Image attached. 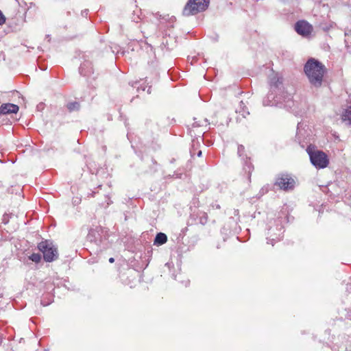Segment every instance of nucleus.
Segmentation results:
<instances>
[{
    "instance_id": "obj_3",
    "label": "nucleus",
    "mask_w": 351,
    "mask_h": 351,
    "mask_svg": "<svg viewBox=\"0 0 351 351\" xmlns=\"http://www.w3.org/2000/svg\"><path fill=\"white\" fill-rule=\"evenodd\" d=\"M309 156L311 163L318 169H324L329 164L327 154L322 150H319L314 145L310 144L306 149Z\"/></svg>"
},
{
    "instance_id": "obj_20",
    "label": "nucleus",
    "mask_w": 351,
    "mask_h": 351,
    "mask_svg": "<svg viewBox=\"0 0 351 351\" xmlns=\"http://www.w3.org/2000/svg\"><path fill=\"white\" fill-rule=\"evenodd\" d=\"M5 22V18L3 16V13L0 10V25L3 24Z\"/></svg>"
},
{
    "instance_id": "obj_8",
    "label": "nucleus",
    "mask_w": 351,
    "mask_h": 351,
    "mask_svg": "<svg viewBox=\"0 0 351 351\" xmlns=\"http://www.w3.org/2000/svg\"><path fill=\"white\" fill-rule=\"evenodd\" d=\"M295 184V182L292 177H279L275 182L276 186L284 191L293 189Z\"/></svg>"
},
{
    "instance_id": "obj_21",
    "label": "nucleus",
    "mask_w": 351,
    "mask_h": 351,
    "mask_svg": "<svg viewBox=\"0 0 351 351\" xmlns=\"http://www.w3.org/2000/svg\"><path fill=\"white\" fill-rule=\"evenodd\" d=\"M176 21V17H175V16H171V17L169 18V23H170V24H171V25H170L171 27H173V24L175 23V21Z\"/></svg>"
},
{
    "instance_id": "obj_10",
    "label": "nucleus",
    "mask_w": 351,
    "mask_h": 351,
    "mask_svg": "<svg viewBox=\"0 0 351 351\" xmlns=\"http://www.w3.org/2000/svg\"><path fill=\"white\" fill-rule=\"evenodd\" d=\"M278 96L282 97V101L279 102L278 105H283L287 108H291L293 104V96L289 93L287 90H284V93H279Z\"/></svg>"
},
{
    "instance_id": "obj_11",
    "label": "nucleus",
    "mask_w": 351,
    "mask_h": 351,
    "mask_svg": "<svg viewBox=\"0 0 351 351\" xmlns=\"http://www.w3.org/2000/svg\"><path fill=\"white\" fill-rule=\"evenodd\" d=\"M79 70L82 75H90L93 73V67L92 65V62L88 60H85L83 63L81 64Z\"/></svg>"
},
{
    "instance_id": "obj_13",
    "label": "nucleus",
    "mask_w": 351,
    "mask_h": 351,
    "mask_svg": "<svg viewBox=\"0 0 351 351\" xmlns=\"http://www.w3.org/2000/svg\"><path fill=\"white\" fill-rule=\"evenodd\" d=\"M167 241V237L165 233L159 232L156 234L154 244L156 245H161L165 244Z\"/></svg>"
},
{
    "instance_id": "obj_26",
    "label": "nucleus",
    "mask_w": 351,
    "mask_h": 351,
    "mask_svg": "<svg viewBox=\"0 0 351 351\" xmlns=\"http://www.w3.org/2000/svg\"><path fill=\"white\" fill-rule=\"evenodd\" d=\"M109 262H110V263H113L114 262V258H112V257L110 258H109Z\"/></svg>"
},
{
    "instance_id": "obj_25",
    "label": "nucleus",
    "mask_w": 351,
    "mask_h": 351,
    "mask_svg": "<svg viewBox=\"0 0 351 351\" xmlns=\"http://www.w3.org/2000/svg\"><path fill=\"white\" fill-rule=\"evenodd\" d=\"M202 151L201 150H198L197 152V156L198 157H200L202 156Z\"/></svg>"
},
{
    "instance_id": "obj_16",
    "label": "nucleus",
    "mask_w": 351,
    "mask_h": 351,
    "mask_svg": "<svg viewBox=\"0 0 351 351\" xmlns=\"http://www.w3.org/2000/svg\"><path fill=\"white\" fill-rule=\"evenodd\" d=\"M336 26V24L334 22L330 21L328 23H321L319 24V27L325 32H328L330 29H333Z\"/></svg>"
},
{
    "instance_id": "obj_18",
    "label": "nucleus",
    "mask_w": 351,
    "mask_h": 351,
    "mask_svg": "<svg viewBox=\"0 0 351 351\" xmlns=\"http://www.w3.org/2000/svg\"><path fill=\"white\" fill-rule=\"evenodd\" d=\"M208 221V216L206 213H204L202 217H199V223L202 225H204Z\"/></svg>"
},
{
    "instance_id": "obj_5",
    "label": "nucleus",
    "mask_w": 351,
    "mask_h": 351,
    "mask_svg": "<svg viewBox=\"0 0 351 351\" xmlns=\"http://www.w3.org/2000/svg\"><path fill=\"white\" fill-rule=\"evenodd\" d=\"M38 248L43 253L46 262H52L58 258V249L51 241L48 240L41 241L38 243Z\"/></svg>"
},
{
    "instance_id": "obj_15",
    "label": "nucleus",
    "mask_w": 351,
    "mask_h": 351,
    "mask_svg": "<svg viewBox=\"0 0 351 351\" xmlns=\"http://www.w3.org/2000/svg\"><path fill=\"white\" fill-rule=\"evenodd\" d=\"M66 108L69 112L78 111L80 108V104L77 101L69 102L66 104Z\"/></svg>"
},
{
    "instance_id": "obj_1",
    "label": "nucleus",
    "mask_w": 351,
    "mask_h": 351,
    "mask_svg": "<svg viewBox=\"0 0 351 351\" xmlns=\"http://www.w3.org/2000/svg\"><path fill=\"white\" fill-rule=\"evenodd\" d=\"M269 91L263 99V104L265 106H278L283 99L281 96H278L279 93H284L282 77L278 73H273L269 78Z\"/></svg>"
},
{
    "instance_id": "obj_9",
    "label": "nucleus",
    "mask_w": 351,
    "mask_h": 351,
    "mask_svg": "<svg viewBox=\"0 0 351 351\" xmlns=\"http://www.w3.org/2000/svg\"><path fill=\"white\" fill-rule=\"evenodd\" d=\"M295 29L298 34L307 37L312 33L313 27L306 21H300L295 23Z\"/></svg>"
},
{
    "instance_id": "obj_27",
    "label": "nucleus",
    "mask_w": 351,
    "mask_h": 351,
    "mask_svg": "<svg viewBox=\"0 0 351 351\" xmlns=\"http://www.w3.org/2000/svg\"><path fill=\"white\" fill-rule=\"evenodd\" d=\"M149 89H150V87H149V89L147 90V92H148V93H150Z\"/></svg>"
},
{
    "instance_id": "obj_6",
    "label": "nucleus",
    "mask_w": 351,
    "mask_h": 351,
    "mask_svg": "<svg viewBox=\"0 0 351 351\" xmlns=\"http://www.w3.org/2000/svg\"><path fill=\"white\" fill-rule=\"evenodd\" d=\"M237 154L239 157L242 158L243 162V170L245 173L247 174V176H251L253 170L254 166L251 162L250 158H248L245 154V147L243 145H239L237 149Z\"/></svg>"
},
{
    "instance_id": "obj_7",
    "label": "nucleus",
    "mask_w": 351,
    "mask_h": 351,
    "mask_svg": "<svg viewBox=\"0 0 351 351\" xmlns=\"http://www.w3.org/2000/svg\"><path fill=\"white\" fill-rule=\"evenodd\" d=\"M102 230L101 228H96L89 230L86 239L88 242L95 244L97 246H99L103 241L102 237Z\"/></svg>"
},
{
    "instance_id": "obj_22",
    "label": "nucleus",
    "mask_w": 351,
    "mask_h": 351,
    "mask_svg": "<svg viewBox=\"0 0 351 351\" xmlns=\"http://www.w3.org/2000/svg\"><path fill=\"white\" fill-rule=\"evenodd\" d=\"M191 155L193 156L195 154L196 152V148L195 147V143H193L192 149L190 151Z\"/></svg>"
},
{
    "instance_id": "obj_24",
    "label": "nucleus",
    "mask_w": 351,
    "mask_h": 351,
    "mask_svg": "<svg viewBox=\"0 0 351 351\" xmlns=\"http://www.w3.org/2000/svg\"><path fill=\"white\" fill-rule=\"evenodd\" d=\"M107 202H106V205L104 206L105 208H107L109 206V205H110L112 202L110 200V197H107Z\"/></svg>"
},
{
    "instance_id": "obj_17",
    "label": "nucleus",
    "mask_w": 351,
    "mask_h": 351,
    "mask_svg": "<svg viewBox=\"0 0 351 351\" xmlns=\"http://www.w3.org/2000/svg\"><path fill=\"white\" fill-rule=\"evenodd\" d=\"M29 260L38 263L41 260V255L38 253H33L29 256Z\"/></svg>"
},
{
    "instance_id": "obj_23",
    "label": "nucleus",
    "mask_w": 351,
    "mask_h": 351,
    "mask_svg": "<svg viewBox=\"0 0 351 351\" xmlns=\"http://www.w3.org/2000/svg\"><path fill=\"white\" fill-rule=\"evenodd\" d=\"M346 202L351 206V193L346 197Z\"/></svg>"
},
{
    "instance_id": "obj_14",
    "label": "nucleus",
    "mask_w": 351,
    "mask_h": 351,
    "mask_svg": "<svg viewBox=\"0 0 351 351\" xmlns=\"http://www.w3.org/2000/svg\"><path fill=\"white\" fill-rule=\"evenodd\" d=\"M342 119L345 122H348L349 125H351V106L347 107L342 114Z\"/></svg>"
},
{
    "instance_id": "obj_19",
    "label": "nucleus",
    "mask_w": 351,
    "mask_h": 351,
    "mask_svg": "<svg viewBox=\"0 0 351 351\" xmlns=\"http://www.w3.org/2000/svg\"><path fill=\"white\" fill-rule=\"evenodd\" d=\"M112 52L116 53L117 55H119V53L123 55V53H124L123 51L119 50V46H114V49L112 47Z\"/></svg>"
},
{
    "instance_id": "obj_4",
    "label": "nucleus",
    "mask_w": 351,
    "mask_h": 351,
    "mask_svg": "<svg viewBox=\"0 0 351 351\" xmlns=\"http://www.w3.org/2000/svg\"><path fill=\"white\" fill-rule=\"evenodd\" d=\"M209 3L210 0H189L182 10V14L186 16L195 15L206 10Z\"/></svg>"
},
{
    "instance_id": "obj_2",
    "label": "nucleus",
    "mask_w": 351,
    "mask_h": 351,
    "mask_svg": "<svg viewBox=\"0 0 351 351\" xmlns=\"http://www.w3.org/2000/svg\"><path fill=\"white\" fill-rule=\"evenodd\" d=\"M304 71L311 85L321 86L326 72L325 66L315 58H310L304 64Z\"/></svg>"
},
{
    "instance_id": "obj_12",
    "label": "nucleus",
    "mask_w": 351,
    "mask_h": 351,
    "mask_svg": "<svg viewBox=\"0 0 351 351\" xmlns=\"http://www.w3.org/2000/svg\"><path fill=\"white\" fill-rule=\"evenodd\" d=\"M19 106L17 105L8 103L3 104L0 106V114H7L10 113H16L19 111Z\"/></svg>"
}]
</instances>
